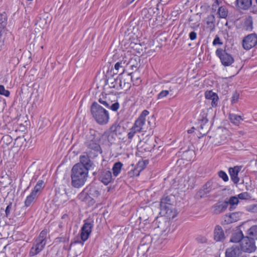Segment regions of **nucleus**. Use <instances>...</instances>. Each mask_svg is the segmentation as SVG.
<instances>
[{
    "mask_svg": "<svg viewBox=\"0 0 257 257\" xmlns=\"http://www.w3.org/2000/svg\"><path fill=\"white\" fill-rule=\"evenodd\" d=\"M90 112L92 117L100 125L107 124L109 119L108 111L99 105L97 102H93L90 106Z\"/></svg>",
    "mask_w": 257,
    "mask_h": 257,
    "instance_id": "nucleus-3",
    "label": "nucleus"
},
{
    "mask_svg": "<svg viewBox=\"0 0 257 257\" xmlns=\"http://www.w3.org/2000/svg\"><path fill=\"white\" fill-rule=\"evenodd\" d=\"M90 196L93 198H98L100 195L99 189L92 185H89L85 188Z\"/></svg>",
    "mask_w": 257,
    "mask_h": 257,
    "instance_id": "nucleus-20",
    "label": "nucleus"
},
{
    "mask_svg": "<svg viewBox=\"0 0 257 257\" xmlns=\"http://www.w3.org/2000/svg\"><path fill=\"white\" fill-rule=\"evenodd\" d=\"M155 145L153 140H147L143 146V148L146 152H151L154 150Z\"/></svg>",
    "mask_w": 257,
    "mask_h": 257,
    "instance_id": "nucleus-31",
    "label": "nucleus"
},
{
    "mask_svg": "<svg viewBox=\"0 0 257 257\" xmlns=\"http://www.w3.org/2000/svg\"><path fill=\"white\" fill-rule=\"evenodd\" d=\"M240 247L237 245H233L231 247L226 249L225 257H238L241 253Z\"/></svg>",
    "mask_w": 257,
    "mask_h": 257,
    "instance_id": "nucleus-16",
    "label": "nucleus"
},
{
    "mask_svg": "<svg viewBox=\"0 0 257 257\" xmlns=\"http://www.w3.org/2000/svg\"><path fill=\"white\" fill-rule=\"evenodd\" d=\"M120 128V126L116 123L113 124L110 128V133L117 135L118 131Z\"/></svg>",
    "mask_w": 257,
    "mask_h": 257,
    "instance_id": "nucleus-44",
    "label": "nucleus"
},
{
    "mask_svg": "<svg viewBox=\"0 0 257 257\" xmlns=\"http://www.w3.org/2000/svg\"><path fill=\"white\" fill-rule=\"evenodd\" d=\"M49 231L44 229L41 231L39 236L35 238L33 245L43 250L47 243V237Z\"/></svg>",
    "mask_w": 257,
    "mask_h": 257,
    "instance_id": "nucleus-10",
    "label": "nucleus"
},
{
    "mask_svg": "<svg viewBox=\"0 0 257 257\" xmlns=\"http://www.w3.org/2000/svg\"><path fill=\"white\" fill-rule=\"evenodd\" d=\"M131 87V85L128 82H125V80H124L122 81V87H119V89H123V88H126V90H127Z\"/></svg>",
    "mask_w": 257,
    "mask_h": 257,
    "instance_id": "nucleus-58",
    "label": "nucleus"
},
{
    "mask_svg": "<svg viewBox=\"0 0 257 257\" xmlns=\"http://www.w3.org/2000/svg\"><path fill=\"white\" fill-rule=\"evenodd\" d=\"M130 46L132 48H134L135 50H136L137 52L139 54H140L143 51V49L141 48V45L140 44L132 43H131Z\"/></svg>",
    "mask_w": 257,
    "mask_h": 257,
    "instance_id": "nucleus-47",
    "label": "nucleus"
},
{
    "mask_svg": "<svg viewBox=\"0 0 257 257\" xmlns=\"http://www.w3.org/2000/svg\"><path fill=\"white\" fill-rule=\"evenodd\" d=\"M131 56H132L130 55V54H128V56L125 55L122 58L121 60H122V61H123L126 65H128L129 62H132L131 61H130V59L131 58Z\"/></svg>",
    "mask_w": 257,
    "mask_h": 257,
    "instance_id": "nucleus-56",
    "label": "nucleus"
},
{
    "mask_svg": "<svg viewBox=\"0 0 257 257\" xmlns=\"http://www.w3.org/2000/svg\"><path fill=\"white\" fill-rule=\"evenodd\" d=\"M123 166V164L118 161L115 163L112 168V175L113 177H116L120 173L122 167Z\"/></svg>",
    "mask_w": 257,
    "mask_h": 257,
    "instance_id": "nucleus-26",
    "label": "nucleus"
},
{
    "mask_svg": "<svg viewBox=\"0 0 257 257\" xmlns=\"http://www.w3.org/2000/svg\"><path fill=\"white\" fill-rule=\"evenodd\" d=\"M208 114L205 110H202L197 118L199 123L200 124V128L203 129L204 126L208 122L207 118Z\"/></svg>",
    "mask_w": 257,
    "mask_h": 257,
    "instance_id": "nucleus-24",
    "label": "nucleus"
},
{
    "mask_svg": "<svg viewBox=\"0 0 257 257\" xmlns=\"http://www.w3.org/2000/svg\"><path fill=\"white\" fill-rule=\"evenodd\" d=\"M1 141L5 143L7 145H8L12 142V138L10 136L6 135L3 137Z\"/></svg>",
    "mask_w": 257,
    "mask_h": 257,
    "instance_id": "nucleus-51",
    "label": "nucleus"
},
{
    "mask_svg": "<svg viewBox=\"0 0 257 257\" xmlns=\"http://www.w3.org/2000/svg\"><path fill=\"white\" fill-rule=\"evenodd\" d=\"M149 114V111L146 109L144 110L138 118L136 120L133 126L140 133H145L146 136H152L153 134V128L154 125H150V128L147 131L145 127L146 117ZM148 123L150 124V121L148 120Z\"/></svg>",
    "mask_w": 257,
    "mask_h": 257,
    "instance_id": "nucleus-4",
    "label": "nucleus"
},
{
    "mask_svg": "<svg viewBox=\"0 0 257 257\" xmlns=\"http://www.w3.org/2000/svg\"><path fill=\"white\" fill-rule=\"evenodd\" d=\"M95 157H91L88 151L84 152L79 157L80 162L76 164L75 165H82L84 166L86 169H89L93 165L92 162L90 160V158H93Z\"/></svg>",
    "mask_w": 257,
    "mask_h": 257,
    "instance_id": "nucleus-12",
    "label": "nucleus"
},
{
    "mask_svg": "<svg viewBox=\"0 0 257 257\" xmlns=\"http://www.w3.org/2000/svg\"><path fill=\"white\" fill-rule=\"evenodd\" d=\"M122 80L118 79H113V81L109 84V87L111 88H115L119 90V87H122Z\"/></svg>",
    "mask_w": 257,
    "mask_h": 257,
    "instance_id": "nucleus-35",
    "label": "nucleus"
},
{
    "mask_svg": "<svg viewBox=\"0 0 257 257\" xmlns=\"http://www.w3.org/2000/svg\"><path fill=\"white\" fill-rule=\"evenodd\" d=\"M12 202H10L9 205L7 206L5 210L6 216L7 217H9L12 208Z\"/></svg>",
    "mask_w": 257,
    "mask_h": 257,
    "instance_id": "nucleus-53",
    "label": "nucleus"
},
{
    "mask_svg": "<svg viewBox=\"0 0 257 257\" xmlns=\"http://www.w3.org/2000/svg\"><path fill=\"white\" fill-rule=\"evenodd\" d=\"M214 239L216 241H223L225 239L224 230L222 227L219 225H216L214 231Z\"/></svg>",
    "mask_w": 257,
    "mask_h": 257,
    "instance_id": "nucleus-15",
    "label": "nucleus"
},
{
    "mask_svg": "<svg viewBox=\"0 0 257 257\" xmlns=\"http://www.w3.org/2000/svg\"><path fill=\"white\" fill-rule=\"evenodd\" d=\"M38 197V195L34 194L32 192H31L30 195H29L26 198L24 205L25 207H30L33 203H34Z\"/></svg>",
    "mask_w": 257,
    "mask_h": 257,
    "instance_id": "nucleus-27",
    "label": "nucleus"
},
{
    "mask_svg": "<svg viewBox=\"0 0 257 257\" xmlns=\"http://www.w3.org/2000/svg\"><path fill=\"white\" fill-rule=\"evenodd\" d=\"M240 248L241 251L245 252L250 253L254 251L256 246L253 238L245 236L241 241Z\"/></svg>",
    "mask_w": 257,
    "mask_h": 257,
    "instance_id": "nucleus-9",
    "label": "nucleus"
},
{
    "mask_svg": "<svg viewBox=\"0 0 257 257\" xmlns=\"http://www.w3.org/2000/svg\"><path fill=\"white\" fill-rule=\"evenodd\" d=\"M240 171V168L238 166H235L233 168L229 169V173L232 181L235 184H237L239 181V178L238 174Z\"/></svg>",
    "mask_w": 257,
    "mask_h": 257,
    "instance_id": "nucleus-19",
    "label": "nucleus"
},
{
    "mask_svg": "<svg viewBox=\"0 0 257 257\" xmlns=\"http://www.w3.org/2000/svg\"><path fill=\"white\" fill-rule=\"evenodd\" d=\"M142 169H139L138 168H135L128 171L127 173V176L130 178H133L135 176H138Z\"/></svg>",
    "mask_w": 257,
    "mask_h": 257,
    "instance_id": "nucleus-39",
    "label": "nucleus"
},
{
    "mask_svg": "<svg viewBox=\"0 0 257 257\" xmlns=\"http://www.w3.org/2000/svg\"><path fill=\"white\" fill-rule=\"evenodd\" d=\"M8 16L6 12L0 14V33H5L7 25Z\"/></svg>",
    "mask_w": 257,
    "mask_h": 257,
    "instance_id": "nucleus-23",
    "label": "nucleus"
},
{
    "mask_svg": "<svg viewBox=\"0 0 257 257\" xmlns=\"http://www.w3.org/2000/svg\"><path fill=\"white\" fill-rule=\"evenodd\" d=\"M137 133L140 132L137 131L133 126L130 129V132L127 134V138L129 140V142L132 141L133 138Z\"/></svg>",
    "mask_w": 257,
    "mask_h": 257,
    "instance_id": "nucleus-40",
    "label": "nucleus"
},
{
    "mask_svg": "<svg viewBox=\"0 0 257 257\" xmlns=\"http://www.w3.org/2000/svg\"><path fill=\"white\" fill-rule=\"evenodd\" d=\"M114 68L115 70L118 71L120 68H122V67L120 65V64H119V63L117 62L115 64Z\"/></svg>",
    "mask_w": 257,
    "mask_h": 257,
    "instance_id": "nucleus-62",
    "label": "nucleus"
},
{
    "mask_svg": "<svg viewBox=\"0 0 257 257\" xmlns=\"http://www.w3.org/2000/svg\"><path fill=\"white\" fill-rule=\"evenodd\" d=\"M95 179L98 180L104 185H107L113 181L112 172L108 167H101L93 173Z\"/></svg>",
    "mask_w": 257,
    "mask_h": 257,
    "instance_id": "nucleus-5",
    "label": "nucleus"
},
{
    "mask_svg": "<svg viewBox=\"0 0 257 257\" xmlns=\"http://www.w3.org/2000/svg\"><path fill=\"white\" fill-rule=\"evenodd\" d=\"M257 44V34L252 33L244 37L242 40V45L245 50H249Z\"/></svg>",
    "mask_w": 257,
    "mask_h": 257,
    "instance_id": "nucleus-11",
    "label": "nucleus"
},
{
    "mask_svg": "<svg viewBox=\"0 0 257 257\" xmlns=\"http://www.w3.org/2000/svg\"><path fill=\"white\" fill-rule=\"evenodd\" d=\"M189 36L191 40H194L197 38V34L194 31H192L189 33Z\"/></svg>",
    "mask_w": 257,
    "mask_h": 257,
    "instance_id": "nucleus-59",
    "label": "nucleus"
},
{
    "mask_svg": "<svg viewBox=\"0 0 257 257\" xmlns=\"http://www.w3.org/2000/svg\"><path fill=\"white\" fill-rule=\"evenodd\" d=\"M237 197L238 199H239L241 200H248L251 198L250 194L247 192H244L239 194L237 195Z\"/></svg>",
    "mask_w": 257,
    "mask_h": 257,
    "instance_id": "nucleus-41",
    "label": "nucleus"
},
{
    "mask_svg": "<svg viewBox=\"0 0 257 257\" xmlns=\"http://www.w3.org/2000/svg\"><path fill=\"white\" fill-rule=\"evenodd\" d=\"M218 176L221 178L224 182H226L228 180V177L227 174L223 171H220L218 173Z\"/></svg>",
    "mask_w": 257,
    "mask_h": 257,
    "instance_id": "nucleus-50",
    "label": "nucleus"
},
{
    "mask_svg": "<svg viewBox=\"0 0 257 257\" xmlns=\"http://www.w3.org/2000/svg\"><path fill=\"white\" fill-rule=\"evenodd\" d=\"M138 58L136 56L132 57L130 59V61L132 62H129V64L130 65V67H132V69H133V68L135 67V68H137L138 67V63L137 61V59Z\"/></svg>",
    "mask_w": 257,
    "mask_h": 257,
    "instance_id": "nucleus-43",
    "label": "nucleus"
},
{
    "mask_svg": "<svg viewBox=\"0 0 257 257\" xmlns=\"http://www.w3.org/2000/svg\"><path fill=\"white\" fill-rule=\"evenodd\" d=\"M224 218V222L226 224H230L239 220V213L236 212L229 213V214H226Z\"/></svg>",
    "mask_w": 257,
    "mask_h": 257,
    "instance_id": "nucleus-21",
    "label": "nucleus"
},
{
    "mask_svg": "<svg viewBox=\"0 0 257 257\" xmlns=\"http://www.w3.org/2000/svg\"><path fill=\"white\" fill-rule=\"evenodd\" d=\"M101 137V134L94 129H90L86 134L84 145L91 157H97L98 153H101L100 145Z\"/></svg>",
    "mask_w": 257,
    "mask_h": 257,
    "instance_id": "nucleus-1",
    "label": "nucleus"
},
{
    "mask_svg": "<svg viewBox=\"0 0 257 257\" xmlns=\"http://www.w3.org/2000/svg\"><path fill=\"white\" fill-rule=\"evenodd\" d=\"M236 6L240 9L248 10L252 5L251 0H236Z\"/></svg>",
    "mask_w": 257,
    "mask_h": 257,
    "instance_id": "nucleus-22",
    "label": "nucleus"
},
{
    "mask_svg": "<svg viewBox=\"0 0 257 257\" xmlns=\"http://www.w3.org/2000/svg\"><path fill=\"white\" fill-rule=\"evenodd\" d=\"M196 239L198 243H204L207 242V238L202 236H198Z\"/></svg>",
    "mask_w": 257,
    "mask_h": 257,
    "instance_id": "nucleus-55",
    "label": "nucleus"
},
{
    "mask_svg": "<svg viewBox=\"0 0 257 257\" xmlns=\"http://www.w3.org/2000/svg\"><path fill=\"white\" fill-rule=\"evenodd\" d=\"M69 240V236L65 235V236L57 237L55 239L56 243L68 242Z\"/></svg>",
    "mask_w": 257,
    "mask_h": 257,
    "instance_id": "nucleus-45",
    "label": "nucleus"
},
{
    "mask_svg": "<svg viewBox=\"0 0 257 257\" xmlns=\"http://www.w3.org/2000/svg\"><path fill=\"white\" fill-rule=\"evenodd\" d=\"M172 205L171 198L168 195H164L161 198L160 206L161 210L166 211L167 213L171 209L170 207Z\"/></svg>",
    "mask_w": 257,
    "mask_h": 257,
    "instance_id": "nucleus-14",
    "label": "nucleus"
},
{
    "mask_svg": "<svg viewBox=\"0 0 257 257\" xmlns=\"http://www.w3.org/2000/svg\"><path fill=\"white\" fill-rule=\"evenodd\" d=\"M228 118L231 122L236 125H238L240 121L243 120L240 115L233 113H230Z\"/></svg>",
    "mask_w": 257,
    "mask_h": 257,
    "instance_id": "nucleus-29",
    "label": "nucleus"
},
{
    "mask_svg": "<svg viewBox=\"0 0 257 257\" xmlns=\"http://www.w3.org/2000/svg\"><path fill=\"white\" fill-rule=\"evenodd\" d=\"M88 176V170L82 165H74L71 173V185L80 188L85 183Z\"/></svg>",
    "mask_w": 257,
    "mask_h": 257,
    "instance_id": "nucleus-2",
    "label": "nucleus"
},
{
    "mask_svg": "<svg viewBox=\"0 0 257 257\" xmlns=\"http://www.w3.org/2000/svg\"><path fill=\"white\" fill-rule=\"evenodd\" d=\"M45 186L44 181L39 180L31 192L39 196L40 192L44 188Z\"/></svg>",
    "mask_w": 257,
    "mask_h": 257,
    "instance_id": "nucleus-28",
    "label": "nucleus"
},
{
    "mask_svg": "<svg viewBox=\"0 0 257 257\" xmlns=\"http://www.w3.org/2000/svg\"><path fill=\"white\" fill-rule=\"evenodd\" d=\"M169 94V91L163 90L157 95V99H161L166 97Z\"/></svg>",
    "mask_w": 257,
    "mask_h": 257,
    "instance_id": "nucleus-49",
    "label": "nucleus"
},
{
    "mask_svg": "<svg viewBox=\"0 0 257 257\" xmlns=\"http://www.w3.org/2000/svg\"><path fill=\"white\" fill-rule=\"evenodd\" d=\"M248 234L250 237L253 238V240H257V225H253L251 226L248 230Z\"/></svg>",
    "mask_w": 257,
    "mask_h": 257,
    "instance_id": "nucleus-37",
    "label": "nucleus"
},
{
    "mask_svg": "<svg viewBox=\"0 0 257 257\" xmlns=\"http://www.w3.org/2000/svg\"><path fill=\"white\" fill-rule=\"evenodd\" d=\"M84 223L80 230L81 239L86 241L92 232L94 226V221L91 219H87L84 221Z\"/></svg>",
    "mask_w": 257,
    "mask_h": 257,
    "instance_id": "nucleus-8",
    "label": "nucleus"
},
{
    "mask_svg": "<svg viewBox=\"0 0 257 257\" xmlns=\"http://www.w3.org/2000/svg\"><path fill=\"white\" fill-rule=\"evenodd\" d=\"M222 42L220 41V39L219 37L218 36H216L215 39H214L213 41V45L214 46L217 45H222Z\"/></svg>",
    "mask_w": 257,
    "mask_h": 257,
    "instance_id": "nucleus-57",
    "label": "nucleus"
},
{
    "mask_svg": "<svg viewBox=\"0 0 257 257\" xmlns=\"http://www.w3.org/2000/svg\"><path fill=\"white\" fill-rule=\"evenodd\" d=\"M227 208V201H218L212 206V212L214 214H219L224 212Z\"/></svg>",
    "mask_w": 257,
    "mask_h": 257,
    "instance_id": "nucleus-13",
    "label": "nucleus"
},
{
    "mask_svg": "<svg viewBox=\"0 0 257 257\" xmlns=\"http://www.w3.org/2000/svg\"><path fill=\"white\" fill-rule=\"evenodd\" d=\"M119 64H120V65L122 67V71H123L124 70V68L125 67V66H126L127 65H126L124 62L123 61H122V60H119V61H118Z\"/></svg>",
    "mask_w": 257,
    "mask_h": 257,
    "instance_id": "nucleus-64",
    "label": "nucleus"
},
{
    "mask_svg": "<svg viewBox=\"0 0 257 257\" xmlns=\"http://www.w3.org/2000/svg\"><path fill=\"white\" fill-rule=\"evenodd\" d=\"M96 201L94 200L93 197H92L91 196H90L89 199L87 200V201L86 202L85 204L87 205L88 206H92L95 203Z\"/></svg>",
    "mask_w": 257,
    "mask_h": 257,
    "instance_id": "nucleus-54",
    "label": "nucleus"
},
{
    "mask_svg": "<svg viewBox=\"0 0 257 257\" xmlns=\"http://www.w3.org/2000/svg\"><path fill=\"white\" fill-rule=\"evenodd\" d=\"M219 6L218 5L212 4L211 6V12L215 13L216 12L217 9Z\"/></svg>",
    "mask_w": 257,
    "mask_h": 257,
    "instance_id": "nucleus-60",
    "label": "nucleus"
},
{
    "mask_svg": "<svg viewBox=\"0 0 257 257\" xmlns=\"http://www.w3.org/2000/svg\"><path fill=\"white\" fill-rule=\"evenodd\" d=\"M206 25L211 30L214 28V23L215 21V16L214 14H211L206 18Z\"/></svg>",
    "mask_w": 257,
    "mask_h": 257,
    "instance_id": "nucleus-34",
    "label": "nucleus"
},
{
    "mask_svg": "<svg viewBox=\"0 0 257 257\" xmlns=\"http://www.w3.org/2000/svg\"><path fill=\"white\" fill-rule=\"evenodd\" d=\"M243 234L241 230H239L233 232L230 237V241L234 243H237L242 241L243 238H244Z\"/></svg>",
    "mask_w": 257,
    "mask_h": 257,
    "instance_id": "nucleus-25",
    "label": "nucleus"
},
{
    "mask_svg": "<svg viewBox=\"0 0 257 257\" xmlns=\"http://www.w3.org/2000/svg\"><path fill=\"white\" fill-rule=\"evenodd\" d=\"M115 135L110 133L107 135V139L109 143V145H111L114 143V141L115 140Z\"/></svg>",
    "mask_w": 257,
    "mask_h": 257,
    "instance_id": "nucleus-48",
    "label": "nucleus"
},
{
    "mask_svg": "<svg viewBox=\"0 0 257 257\" xmlns=\"http://www.w3.org/2000/svg\"><path fill=\"white\" fill-rule=\"evenodd\" d=\"M228 10L224 6L219 7L218 9L217 14L219 15L220 18L225 19L228 16Z\"/></svg>",
    "mask_w": 257,
    "mask_h": 257,
    "instance_id": "nucleus-33",
    "label": "nucleus"
},
{
    "mask_svg": "<svg viewBox=\"0 0 257 257\" xmlns=\"http://www.w3.org/2000/svg\"><path fill=\"white\" fill-rule=\"evenodd\" d=\"M239 96V93H238L236 91L234 92L231 97V103L233 104L236 103L238 100Z\"/></svg>",
    "mask_w": 257,
    "mask_h": 257,
    "instance_id": "nucleus-52",
    "label": "nucleus"
},
{
    "mask_svg": "<svg viewBox=\"0 0 257 257\" xmlns=\"http://www.w3.org/2000/svg\"><path fill=\"white\" fill-rule=\"evenodd\" d=\"M153 13H155L154 8H152L148 9H144L142 12L143 19H146V20H150L152 19Z\"/></svg>",
    "mask_w": 257,
    "mask_h": 257,
    "instance_id": "nucleus-30",
    "label": "nucleus"
},
{
    "mask_svg": "<svg viewBox=\"0 0 257 257\" xmlns=\"http://www.w3.org/2000/svg\"><path fill=\"white\" fill-rule=\"evenodd\" d=\"M205 97L207 99L211 100L212 107H216L217 105L219 98L217 93L212 90H208L205 92Z\"/></svg>",
    "mask_w": 257,
    "mask_h": 257,
    "instance_id": "nucleus-18",
    "label": "nucleus"
},
{
    "mask_svg": "<svg viewBox=\"0 0 257 257\" xmlns=\"http://www.w3.org/2000/svg\"><path fill=\"white\" fill-rule=\"evenodd\" d=\"M42 250L37 247L36 246L32 245V246L30 248L29 256L30 257L34 256L38 254Z\"/></svg>",
    "mask_w": 257,
    "mask_h": 257,
    "instance_id": "nucleus-38",
    "label": "nucleus"
},
{
    "mask_svg": "<svg viewBox=\"0 0 257 257\" xmlns=\"http://www.w3.org/2000/svg\"><path fill=\"white\" fill-rule=\"evenodd\" d=\"M218 188V184L211 180L207 181L197 192L195 197L197 199H200L207 196L208 194L213 192Z\"/></svg>",
    "mask_w": 257,
    "mask_h": 257,
    "instance_id": "nucleus-6",
    "label": "nucleus"
},
{
    "mask_svg": "<svg viewBox=\"0 0 257 257\" xmlns=\"http://www.w3.org/2000/svg\"><path fill=\"white\" fill-rule=\"evenodd\" d=\"M89 194L85 188L77 195L78 199L85 203L89 199Z\"/></svg>",
    "mask_w": 257,
    "mask_h": 257,
    "instance_id": "nucleus-32",
    "label": "nucleus"
},
{
    "mask_svg": "<svg viewBox=\"0 0 257 257\" xmlns=\"http://www.w3.org/2000/svg\"><path fill=\"white\" fill-rule=\"evenodd\" d=\"M60 197L66 198H67L66 193L65 192L64 194H60V193H57L56 194V198H59Z\"/></svg>",
    "mask_w": 257,
    "mask_h": 257,
    "instance_id": "nucleus-61",
    "label": "nucleus"
},
{
    "mask_svg": "<svg viewBox=\"0 0 257 257\" xmlns=\"http://www.w3.org/2000/svg\"><path fill=\"white\" fill-rule=\"evenodd\" d=\"M216 55L219 58L221 64L224 67L231 66L234 62V59L229 53L226 52L225 50L218 48L215 51Z\"/></svg>",
    "mask_w": 257,
    "mask_h": 257,
    "instance_id": "nucleus-7",
    "label": "nucleus"
},
{
    "mask_svg": "<svg viewBox=\"0 0 257 257\" xmlns=\"http://www.w3.org/2000/svg\"><path fill=\"white\" fill-rule=\"evenodd\" d=\"M213 4L219 6V5H220L222 4L223 0H213Z\"/></svg>",
    "mask_w": 257,
    "mask_h": 257,
    "instance_id": "nucleus-63",
    "label": "nucleus"
},
{
    "mask_svg": "<svg viewBox=\"0 0 257 257\" xmlns=\"http://www.w3.org/2000/svg\"><path fill=\"white\" fill-rule=\"evenodd\" d=\"M102 97H100L98 100L100 103L104 105L105 107L110 108L113 111H116L119 108V104L118 102H116L110 105L108 101L106 100V97H104L103 94H102Z\"/></svg>",
    "mask_w": 257,
    "mask_h": 257,
    "instance_id": "nucleus-17",
    "label": "nucleus"
},
{
    "mask_svg": "<svg viewBox=\"0 0 257 257\" xmlns=\"http://www.w3.org/2000/svg\"><path fill=\"white\" fill-rule=\"evenodd\" d=\"M244 29L246 31H251L253 29V21L251 17H248L244 22Z\"/></svg>",
    "mask_w": 257,
    "mask_h": 257,
    "instance_id": "nucleus-36",
    "label": "nucleus"
},
{
    "mask_svg": "<svg viewBox=\"0 0 257 257\" xmlns=\"http://www.w3.org/2000/svg\"><path fill=\"white\" fill-rule=\"evenodd\" d=\"M0 94L9 97L10 95V92L8 90H6L3 85H0Z\"/></svg>",
    "mask_w": 257,
    "mask_h": 257,
    "instance_id": "nucleus-46",
    "label": "nucleus"
},
{
    "mask_svg": "<svg viewBox=\"0 0 257 257\" xmlns=\"http://www.w3.org/2000/svg\"><path fill=\"white\" fill-rule=\"evenodd\" d=\"M239 202V200L238 197L236 196H231L230 197L228 201H227V206L229 204L230 205H237Z\"/></svg>",
    "mask_w": 257,
    "mask_h": 257,
    "instance_id": "nucleus-42",
    "label": "nucleus"
}]
</instances>
